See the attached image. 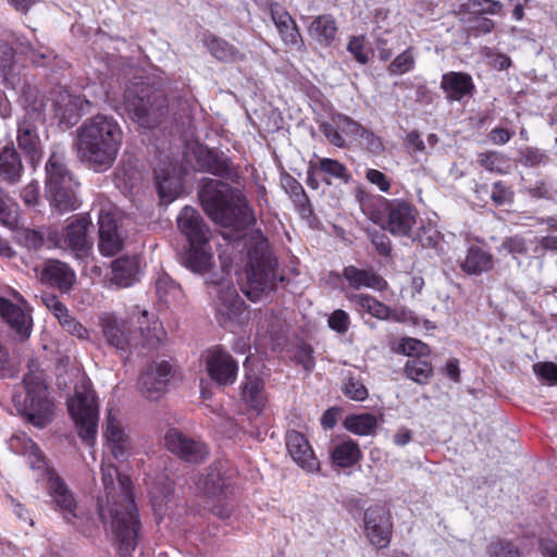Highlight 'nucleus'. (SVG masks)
I'll list each match as a JSON object with an SVG mask.
<instances>
[{
	"mask_svg": "<svg viewBox=\"0 0 557 557\" xmlns=\"http://www.w3.org/2000/svg\"><path fill=\"white\" fill-rule=\"evenodd\" d=\"M60 324L64 327V330L73 336H76L81 339H87L89 336V331L82 325L78 321H76L70 314L65 315Z\"/></svg>",
	"mask_w": 557,
	"mask_h": 557,
	"instance_id": "obj_59",
	"label": "nucleus"
},
{
	"mask_svg": "<svg viewBox=\"0 0 557 557\" xmlns=\"http://www.w3.org/2000/svg\"><path fill=\"white\" fill-rule=\"evenodd\" d=\"M343 425L347 431L359 436L374 435L377 429V419L369 412L349 414L345 418Z\"/></svg>",
	"mask_w": 557,
	"mask_h": 557,
	"instance_id": "obj_42",
	"label": "nucleus"
},
{
	"mask_svg": "<svg viewBox=\"0 0 557 557\" xmlns=\"http://www.w3.org/2000/svg\"><path fill=\"white\" fill-rule=\"evenodd\" d=\"M175 367L169 361H152L143 370L138 379L141 395L149 400L160 399L168 391Z\"/></svg>",
	"mask_w": 557,
	"mask_h": 557,
	"instance_id": "obj_14",
	"label": "nucleus"
},
{
	"mask_svg": "<svg viewBox=\"0 0 557 557\" xmlns=\"http://www.w3.org/2000/svg\"><path fill=\"white\" fill-rule=\"evenodd\" d=\"M442 89L449 100L459 101L466 95L471 94L474 86L470 75L460 72L444 74L441 82Z\"/></svg>",
	"mask_w": 557,
	"mask_h": 557,
	"instance_id": "obj_36",
	"label": "nucleus"
},
{
	"mask_svg": "<svg viewBox=\"0 0 557 557\" xmlns=\"http://www.w3.org/2000/svg\"><path fill=\"white\" fill-rule=\"evenodd\" d=\"M0 317H2L20 342L25 341L32 333L33 319L29 313L10 300L0 297Z\"/></svg>",
	"mask_w": 557,
	"mask_h": 557,
	"instance_id": "obj_28",
	"label": "nucleus"
},
{
	"mask_svg": "<svg viewBox=\"0 0 557 557\" xmlns=\"http://www.w3.org/2000/svg\"><path fill=\"white\" fill-rule=\"evenodd\" d=\"M238 469L226 459L210 465L202 479V490L211 511L218 518L228 519L234 510L238 492Z\"/></svg>",
	"mask_w": 557,
	"mask_h": 557,
	"instance_id": "obj_5",
	"label": "nucleus"
},
{
	"mask_svg": "<svg viewBox=\"0 0 557 557\" xmlns=\"http://www.w3.org/2000/svg\"><path fill=\"white\" fill-rule=\"evenodd\" d=\"M44 99H36L25 106V114L17 125V145L32 163L41 157V141L37 133V123L44 120Z\"/></svg>",
	"mask_w": 557,
	"mask_h": 557,
	"instance_id": "obj_11",
	"label": "nucleus"
},
{
	"mask_svg": "<svg viewBox=\"0 0 557 557\" xmlns=\"http://www.w3.org/2000/svg\"><path fill=\"white\" fill-rule=\"evenodd\" d=\"M285 189L289 193L293 201L299 206L301 209L305 210V208L307 207L308 205V197L302 188V186L300 185L299 182H297L295 178H293L292 176H288L286 180H285V185H284Z\"/></svg>",
	"mask_w": 557,
	"mask_h": 557,
	"instance_id": "obj_53",
	"label": "nucleus"
},
{
	"mask_svg": "<svg viewBox=\"0 0 557 557\" xmlns=\"http://www.w3.org/2000/svg\"><path fill=\"white\" fill-rule=\"evenodd\" d=\"M139 272L138 260L136 257H122L112 263L111 282L117 287L131 286Z\"/></svg>",
	"mask_w": 557,
	"mask_h": 557,
	"instance_id": "obj_40",
	"label": "nucleus"
},
{
	"mask_svg": "<svg viewBox=\"0 0 557 557\" xmlns=\"http://www.w3.org/2000/svg\"><path fill=\"white\" fill-rule=\"evenodd\" d=\"M103 436L113 457L117 460H123L131 447L129 437L125 434L120 422L112 416L111 411L107 416Z\"/></svg>",
	"mask_w": 557,
	"mask_h": 557,
	"instance_id": "obj_30",
	"label": "nucleus"
},
{
	"mask_svg": "<svg viewBox=\"0 0 557 557\" xmlns=\"http://www.w3.org/2000/svg\"><path fill=\"white\" fill-rule=\"evenodd\" d=\"M248 264L246 282L242 292L252 301L261 299L276 288L277 281L284 276L277 272V260L270 249L269 243L259 230L251 231L246 240Z\"/></svg>",
	"mask_w": 557,
	"mask_h": 557,
	"instance_id": "obj_4",
	"label": "nucleus"
},
{
	"mask_svg": "<svg viewBox=\"0 0 557 557\" xmlns=\"http://www.w3.org/2000/svg\"><path fill=\"white\" fill-rule=\"evenodd\" d=\"M467 5L472 13L476 14H496L503 8V4L495 0H469Z\"/></svg>",
	"mask_w": 557,
	"mask_h": 557,
	"instance_id": "obj_54",
	"label": "nucleus"
},
{
	"mask_svg": "<svg viewBox=\"0 0 557 557\" xmlns=\"http://www.w3.org/2000/svg\"><path fill=\"white\" fill-rule=\"evenodd\" d=\"M45 172L46 196L52 209L61 214L76 210L79 207L77 183L65 164L63 151L53 150L50 153Z\"/></svg>",
	"mask_w": 557,
	"mask_h": 557,
	"instance_id": "obj_8",
	"label": "nucleus"
},
{
	"mask_svg": "<svg viewBox=\"0 0 557 557\" xmlns=\"http://www.w3.org/2000/svg\"><path fill=\"white\" fill-rule=\"evenodd\" d=\"M320 131L332 145L339 148L346 145L344 136L341 134L339 128H337V122L334 121V116L331 122L322 123L320 125Z\"/></svg>",
	"mask_w": 557,
	"mask_h": 557,
	"instance_id": "obj_57",
	"label": "nucleus"
},
{
	"mask_svg": "<svg viewBox=\"0 0 557 557\" xmlns=\"http://www.w3.org/2000/svg\"><path fill=\"white\" fill-rule=\"evenodd\" d=\"M327 324L333 331L344 334L348 331L350 318L346 311L336 309L330 314Z\"/></svg>",
	"mask_w": 557,
	"mask_h": 557,
	"instance_id": "obj_56",
	"label": "nucleus"
},
{
	"mask_svg": "<svg viewBox=\"0 0 557 557\" xmlns=\"http://www.w3.org/2000/svg\"><path fill=\"white\" fill-rule=\"evenodd\" d=\"M343 394L355 401H363L368 398L369 392L363 382L355 376H348L343 385Z\"/></svg>",
	"mask_w": 557,
	"mask_h": 557,
	"instance_id": "obj_50",
	"label": "nucleus"
},
{
	"mask_svg": "<svg viewBox=\"0 0 557 557\" xmlns=\"http://www.w3.org/2000/svg\"><path fill=\"white\" fill-rule=\"evenodd\" d=\"M209 377L221 386L233 385L237 379L238 363L225 350H209L206 357Z\"/></svg>",
	"mask_w": 557,
	"mask_h": 557,
	"instance_id": "obj_19",
	"label": "nucleus"
},
{
	"mask_svg": "<svg viewBox=\"0 0 557 557\" xmlns=\"http://www.w3.org/2000/svg\"><path fill=\"white\" fill-rule=\"evenodd\" d=\"M154 175L161 201L164 203H171L183 190L181 175L172 164H169L168 166L157 165L154 168Z\"/></svg>",
	"mask_w": 557,
	"mask_h": 557,
	"instance_id": "obj_29",
	"label": "nucleus"
},
{
	"mask_svg": "<svg viewBox=\"0 0 557 557\" xmlns=\"http://www.w3.org/2000/svg\"><path fill=\"white\" fill-rule=\"evenodd\" d=\"M25 174L21 154L12 146L7 145L0 150V182L8 187L16 186Z\"/></svg>",
	"mask_w": 557,
	"mask_h": 557,
	"instance_id": "obj_27",
	"label": "nucleus"
},
{
	"mask_svg": "<svg viewBox=\"0 0 557 557\" xmlns=\"http://www.w3.org/2000/svg\"><path fill=\"white\" fill-rule=\"evenodd\" d=\"M113 474L117 475V479L120 475H124L123 473H120L114 466L102 468V481L107 493V504H109V502L112 503V496L117 499L120 496V492H115V487L113 485Z\"/></svg>",
	"mask_w": 557,
	"mask_h": 557,
	"instance_id": "obj_58",
	"label": "nucleus"
},
{
	"mask_svg": "<svg viewBox=\"0 0 557 557\" xmlns=\"http://www.w3.org/2000/svg\"><path fill=\"white\" fill-rule=\"evenodd\" d=\"M286 447L293 460L306 472L314 473L320 470V461L307 437L298 432L290 431L286 435Z\"/></svg>",
	"mask_w": 557,
	"mask_h": 557,
	"instance_id": "obj_23",
	"label": "nucleus"
},
{
	"mask_svg": "<svg viewBox=\"0 0 557 557\" xmlns=\"http://www.w3.org/2000/svg\"><path fill=\"white\" fill-rule=\"evenodd\" d=\"M40 281L67 294L76 283V274L66 263L50 259L45 262L40 273Z\"/></svg>",
	"mask_w": 557,
	"mask_h": 557,
	"instance_id": "obj_24",
	"label": "nucleus"
},
{
	"mask_svg": "<svg viewBox=\"0 0 557 557\" xmlns=\"http://www.w3.org/2000/svg\"><path fill=\"white\" fill-rule=\"evenodd\" d=\"M45 306L53 312L59 322L69 314L66 307L53 294H45L41 297Z\"/></svg>",
	"mask_w": 557,
	"mask_h": 557,
	"instance_id": "obj_60",
	"label": "nucleus"
},
{
	"mask_svg": "<svg viewBox=\"0 0 557 557\" xmlns=\"http://www.w3.org/2000/svg\"><path fill=\"white\" fill-rule=\"evenodd\" d=\"M135 310L138 313L137 322L139 327L135 334L133 345L144 348H156L157 346L165 345L166 333L162 324L148 310L140 309L139 306H136Z\"/></svg>",
	"mask_w": 557,
	"mask_h": 557,
	"instance_id": "obj_22",
	"label": "nucleus"
},
{
	"mask_svg": "<svg viewBox=\"0 0 557 557\" xmlns=\"http://www.w3.org/2000/svg\"><path fill=\"white\" fill-rule=\"evenodd\" d=\"M271 17L284 44L294 46L300 41L297 25L287 11L278 4H273L271 7Z\"/></svg>",
	"mask_w": 557,
	"mask_h": 557,
	"instance_id": "obj_38",
	"label": "nucleus"
},
{
	"mask_svg": "<svg viewBox=\"0 0 557 557\" xmlns=\"http://www.w3.org/2000/svg\"><path fill=\"white\" fill-rule=\"evenodd\" d=\"M334 121L337 122V128H339L342 135L359 139L361 132H363L362 125L346 115L337 114L334 116Z\"/></svg>",
	"mask_w": 557,
	"mask_h": 557,
	"instance_id": "obj_51",
	"label": "nucleus"
},
{
	"mask_svg": "<svg viewBox=\"0 0 557 557\" xmlns=\"http://www.w3.org/2000/svg\"><path fill=\"white\" fill-rule=\"evenodd\" d=\"M196 160L199 170L218 176L230 175L232 172L230 160L223 154L199 147L196 150Z\"/></svg>",
	"mask_w": 557,
	"mask_h": 557,
	"instance_id": "obj_35",
	"label": "nucleus"
},
{
	"mask_svg": "<svg viewBox=\"0 0 557 557\" xmlns=\"http://www.w3.org/2000/svg\"><path fill=\"white\" fill-rule=\"evenodd\" d=\"M534 373L549 385H557V364L552 361L537 362L533 366Z\"/></svg>",
	"mask_w": 557,
	"mask_h": 557,
	"instance_id": "obj_55",
	"label": "nucleus"
},
{
	"mask_svg": "<svg viewBox=\"0 0 557 557\" xmlns=\"http://www.w3.org/2000/svg\"><path fill=\"white\" fill-rule=\"evenodd\" d=\"M318 168L322 173L330 177L343 180L345 182H348L350 177L347 168L335 159L320 158Z\"/></svg>",
	"mask_w": 557,
	"mask_h": 557,
	"instance_id": "obj_49",
	"label": "nucleus"
},
{
	"mask_svg": "<svg viewBox=\"0 0 557 557\" xmlns=\"http://www.w3.org/2000/svg\"><path fill=\"white\" fill-rule=\"evenodd\" d=\"M168 450L189 463H199L208 456V449L201 441L188 437L178 429L171 428L164 435Z\"/></svg>",
	"mask_w": 557,
	"mask_h": 557,
	"instance_id": "obj_16",
	"label": "nucleus"
},
{
	"mask_svg": "<svg viewBox=\"0 0 557 557\" xmlns=\"http://www.w3.org/2000/svg\"><path fill=\"white\" fill-rule=\"evenodd\" d=\"M210 295L215 298L216 320L220 325L231 327L244 324L248 320V311L228 280L211 283Z\"/></svg>",
	"mask_w": 557,
	"mask_h": 557,
	"instance_id": "obj_10",
	"label": "nucleus"
},
{
	"mask_svg": "<svg viewBox=\"0 0 557 557\" xmlns=\"http://www.w3.org/2000/svg\"><path fill=\"white\" fill-rule=\"evenodd\" d=\"M336 33V23L334 18L327 14L315 17L309 26L310 36L323 45H329L333 41Z\"/></svg>",
	"mask_w": 557,
	"mask_h": 557,
	"instance_id": "obj_43",
	"label": "nucleus"
},
{
	"mask_svg": "<svg viewBox=\"0 0 557 557\" xmlns=\"http://www.w3.org/2000/svg\"><path fill=\"white\" fill-rule=\"evenodd\" d=\"M122 145L117 122L104 114L86 119L76 129L73 149L77 159L95 172H104L115 162Z\"/></svg>",
	"mask_w": 557,
	"mask_h": 557,
	"instance_id": "obj_1",
	"label": "nucleus"
},
{
	"mask_svg": "<svg viewBox=\"0 0 557 557\" xmlns=\"http://www.w3.org/2000/svg\"><path fill=\"white\" fill-rule=\"evenodd\" d=\"M124 103L133 119L146 128L158 126L169 113L164 94L152 88L143 77H135L126 86Z\"/></svg>",
	"mask_w": 557,
	"mask_h": 557,
	"instance_id": "obj_7",
	"label": "nucleus"
},
{
	"mask_svg": "<svg viewBox=\"0 0 557 557\" xmlns=\"http://www.w3.org/2000/svg\"><path fill=\"white\" fill-rule=\"evenodd\" d=\"M23 386L25 396L18 406L21 416L35 428H46L53 420L55 405L50 397L45 372L35 359L27 362Z\"/></svg>",
	"mask_w": 557,
	"mask_h": 557,
	"instance_id": "obj_6",
	"label": "nucleus"
},
{
	"mask_svg": "<svg viewBox=\"0 0 557 557\" xmlns=\"http://www.w3.org/2000/svg\"><path fill=\"white\" fill-rule=\"evenodd\" d=\"M156 290L159 299L166 305L180 301L182 297L180 286L165 274L158 277L156 282Z\"/></svg>",
	"mask_w": 557,
	"mask_h": 557,
	"instance_id": "obj_45",
	"label": "nucleus"
},
{
	"mask_svg": "<svg viewBox=\"0 0 557 557\" xmlns=\"http://www.w3.org/2000/svg\"><path fill=\"white\" fill-rule=\"evenodd\" d=\"M22 361L20 350H0V377H16Z\"/></svg>",
	"mask_w": 557,
	"mask_h": 557,
	"instance_id": "obj_46",
	"label": "nucleus"
},
{
	"mask_svg": "<svg viewBox=\"0 0 557 557\" xmlns=\"http://www.w3.org/2000/svg\"><path fill=\"white\" fill-rule=\"evenodd\" d=\"M343 276L354 289L370 288L382 292L387 288V282L372 269L347 265L343 270Z\"/></svg>",
	"mask_w": 557,
	"mask_h": 557,
	"instance_id": "obj_31",
	"label": "nucleus"
},
{
	"mask_svg": "<svg viewBox=\"0 0 557 557\" xmlns=\"http://www.w3.org/2000/svg\"><path fill=\"white\" fill-rule=\"evenodd\" d=\"M10 445L16 454H22L27 458L29 467L36 470L44 478L49 471L54 469L48 465L47 458L40 447L26 434L14 435L11 437Z\"/></svg>",
	"mask_w": 557,
	"mask_h": 557,
	"instance_id": "obj_26",
	"label": "nucleus"
},
{
	"mask_svg": "<svg viewBox=\"0 0 557 557\" xmlns=\"http://www.w3.org/2000/svg\"><path fill=\"white\" fill-rule=\"evenodd\" d=\"M99 243L102 256L111 257L120 252L124 245V235L119 222L110 209H101L98 213Z\"/></svg>",
	"mask_w": 557,
	"mask_h": 557,
	"instance_id": "obj_17",
	"label": "nucleus"
},
{
	"mask_svg": "<svg viewBox=\"0 0 557 557\" xmlns=\"http://www.w3.org/2000/svg\"><path fill=\"white\" fill-rule=\"evenodd\" d=\"M67 410L81 440L92 445L98 429L99 404L90 382L75 386L74 395L67 400Z\"/></svg>",
	"mask_w": 557,
	"mask_h": 557,
	"instance_id": "obj_9",
	"label": "nucleus"
},
{
	"mask_svg": "<svg viewBox=\"0 0 557 557\" xmlns=\"http://www.w3.org/2000/svg\"><path fill=\"white\" fill-rule=\"evenodd\" d=\"M348 300L359 308L380 320L400 321L401 314L367 294H352L347 296Z\"/></svg>",
	"mask_w": 557,
	"mask_h": 557,
	"instance_id": "obj_33",
	"label": "nucleus"
},
{
	"mask_svg": "<svg viewBox=\"0 0 557 557\" xmlns=\"http://www.w3.org/2000/svg\"><path fill=\"white\" fill-rule=\"evenodd\" d=\"M462 270L471 275H479L493 268V257L480 247H471L461 263Z\"/></svg>",
	"mask_w": 557,
	"mask_h": 557,
	"instance_id": "obj_41",
	"label": "nucleus"
},
{
	"mask_svg": "<svg viewBox=\"0 0 557 557\" xmlns=\"http://www.w3.org/2000/svg\"><path fill=\"white\" fill-rule=\"evenodd\" d=\"M347 49L359 63L366 64L368 62L369 58L363 48V38L354 37L349 40Z\"/></svg>",
	"mask_w": 557,
	"mask_h": 557,
	"instance_id": "obj_62",
	"label": "nucleus"
},
{
	"mask_svg": "<svg viewBox=\"0 0 557 557\" xmlns=\"http://www.w3.org/2000/svg\"><path fill=\"white\" fill-rule=\"evenodd\" d=\"M416 209L406 201H386L382 210L381 225L395 236L409 237L417 223Z\"/></svg>",
	"mask_w": 557,
	"mask_h": 557,
	"instance_id": "obj_15",
	"label": "nucleus"
},
{
	"mask_svg": "<svg viewBox=\"0 0 557 557\" xmlns=\"http://www.w3.org/2000/svg\"><path fill=\"white\" fill-rule=\"evenodd\" d=\"M416 64L414 49L407 48L398 54L387 66V72L391 75H403L410 72Z\"/></svg>",
	"mask_w": 557,
	"mask_h": 557,
	"instance_id": "obj_48",
	"label": "nucleus"
},
{
	"mask_svg": "<svg viewBox=\"0 0 557 557\" xmlns=\"http://www.w3.org/2000/svg\"><path fill=\"white\" fill-rule=\"evenodd\" d=\"M211 252L207 244L189 245L185 263L195 273H203L211 265Z\"/></svg>",
	"mask_w": 557,
	"mask_h": 557,
	"instance_id": "obj_44",
	"label": "nucleus"
},
{
	"mask_svg": "<svg viewBox=\"0 0 557 557\" xmlns=\"http://www.w3.org/2000/svg\"><path fill=\"white\" fill-rule=\"evenodd\" d=\"M488 557H522V552L511 540L497 537L486 547Z\"/></svg>",
	"mask_w": 557,
	"mask_h": 557,
	"instance_id": "obj_47",
	"label": "nucleus"
},
{
	"mask_svg": "<svg viewBox=\"0 0 557 557\" xmlns=\"http://www.w3.org/2000/svg\"><path fill=\"white\" fill-rule=\"evenodd\" d=\"M255 357L250 355L244 362L245 375L239 386V393L243 401L251 409L261 411L268 401L265 384L262 376L256 373L250 366Z\"/></svg>",
	"mask_w": 557,
	"mask_h": 557,
	"instance_id": "obj_18",
	"label": "nucleus"
},
{
	"mask_svg": "<svg viewBox=\"0 0 557 557\" xmlns=\"http://www.w3.org/2000/svg\"><path fill=\"white\" fill-rule=\"evenodd\" d=\"M119 488V499L112 496V503L106 505L98 500L99 517L103 523H110L120 556L131 557L138 545L143 525L129 475H120Z\"/></svg>",
	"mask_w": 557,
	"mask_h": 557,
	"instance_id": "obj_2",
	"label": "nucleus"
},
{
	"mask_svg": "<svg viewBox=\"0 0 557 557\" xmlns=\"http://www.w3.org/2000/svg\"><path fill=\"white\" fill-rule=\"evenodd\" d=\"M500 251H506L512 256H524L528 253V244L524 237L515 235L505 238L499 248Z\"/></svg>",
	"mask_w": 557,
	"mask_h": 557,
	"instance_id": "obj_52",
	"label": "nucleus"
},
{
	"mask_svg": "<svg viewBox=\"0 0 557 557\" xmlns=\"http://www.w3.org/2000/svg\"><path fill=\"white\" fill-rule=\"evenodd\" d=\"M99 320L108 345L115 348H123L125 345H133V342L125 333L124 323L119 320L116 315L110 312H104L100 315Z\"/></svg>",
	"mask_w": 557,
	"mask_h": 557,
	"instance_id": "obj_34",
	"label": "nucleus"
},
{
	"mask_svg": "<svg viewBox=\"0 0 557 557\" xmlns=\"http://www.w3.org/2000/svg\"><path fill=\"white\" fill-rule=\"evenodd\" d=\"M198 197L208 216L223 227L240 231L256 222L245 196L226 183L203 178Z\"/></svg>",
	"mask_w": 557,
	"mask_h": 557,
	"instance_id": "obj_3",
	"label": "nucleus"
},
{
	"mask_svg": "<svg viewBox=\"0 0 557 557\" xmlns=\"http://www.w3.org/2000/svg\"><path fill=\"white\" fill-rule=\"evenodd\" d=\"M359 139H363V145L371 153L379 154L384 150L382 139L364 127L363 132H361L359 136Z\"/></svg>",
	"mask_w": 557,
	"mask_h": 557,
	"instance_id": "obj_61",
	"label": "nucleus"
},
{
	"mask_svg": "<svg viewBox=\"0 0 557 557\" xmlns=\"http://www.w3.org/2000/svg\"><path fill=\"white\" fill-rule=\"evenodd\" d=\"M330 458L334 466L341 469H347L358 465L362 460L363 454L356 441L346 437L334 444L330 453Z\"/></svg>",
	"mask_w": 557,
	"mask_h": 557,
	"instance_id": "obj_32",
	"label": "nucleus"
},
{
	"mask_svg": "<svg viewBox=\"0 0 557 557\" xmlns=\"http://www.w3.org/2000/svg\"><path fill=\"white\" fill-rule=\"evenodd\" d=\"M205 45L210 53L220 62L236 63L246 60L245 52L222 38L209 36L205 39Z\"/></svg>",
	"mask_w": 557,
	"mask_h": 557,
	"instance_id": "obj_39",
	"label": "nucleus"
},
{
	"mask_svg": "<svg viewBox=\"0 0 557 557\" xmlns=\"http://www.w3.org/2000/svg\"><path fill=\"white\" fill-rule=\"evenodd\" d=\"M90 225L88 216H78L69 223L62 233L49 232L48 242L53 247L71 250L76 258H84L92 248V242L88 237Z\"/></svg>",
	"mask_w": 557,
	"mask_h": 557,
	"instance_id": "obj_12",
	"label": "nucleus"
},
{
	"mask_svg": "<svg viewBox=\"0 0 557 557\" xmlns=\"http://www.w3.org/2000/svg\"><path fill=\"white\" fill-rule=\"evenodd\" d=\"M53 106L59 122L70 127L76 124L83 114L89 113L92 104L85 97L64 90L57 95Z\"/></svg>",
	"mask_w": 557,
	"mask_h": 557,
	"instance_id": "obj_21",
	"label": "nucleus"
},
{
	"mask_svg": "<svg viewBox=\"0 0 557 557\" xmlns=\"http://www.w3.org/2000/svg\"><path fill=\"white\" fill-rule=\"evenodd\" d=\"M44 478L46 479V490L52 499L54 508L63 512L67 522H72L77 517V503L73 492L55 470L49 471Z\"/></svg>",
	"mask_w": 557,
	"mask_h": 557,
	"instance_id": "obj_20",
	"label": "nucleus"
},
{
	"mask_svg": "<svg viewBox=\"0 0 557 557\" xmlns=\"http://www.w3.org/2000/svg\"><path fill=\"white\" fill-rule=\"evenodd\" d=\"M367 180L379 187L381 191H388L391 184L386 175L379 170L370 169L367 172Z\"/></svg>",
	"mask_w": 557,
	"mask_h": 557,
	"instance_id": "obj_64",
	"label": "nucleus"
},
{
	"mask_svg": "<svg viewBox=\"0 0 557 557\" xmlns=\"http://www.w3.org/2000/svg\"><path fill=\"white\" fill-rule=\"evenodd\" d=\"M406 145H407L410 153H425L426 152L425 143L420 138L419 133L416 131L407 134Z\"/></svg>",
	"mask_w": 557,
	"mask_h": 557,
	"instance_id": "obj_63",
	"label": "nucleus"
},
{
	"mask_svg": "<svg viewBox=\"0 0 557 557\" xmlns=\"http://www.w3.org/2000/svg\"><path fill=\"white\" fill-rule=\"evenodd\" d=\"M408 357H411L405 364V373L407 377L414 381L418 384L425 385L430 382L433 376L432 363L426 360L428 355L412 354V350H397Z\"/></svg>",
	"mask_w": 557,
	"mask_h": 557,
	"instance_id": "obj_37",
	"label": "nucleus"
},
{
	"mask_svg": "<svg viewBox=\"0 0 557 557\" xmlns=\"http://www.w3.org/2000/svg\"><path fill=\"white\" fill-rule=\"evenodd\" d=\"M364 534L376 549L387 548L393 536V519L389 509L382 505L369 507L363 516Z\"/></svg>",
	"mask_w": 557,
	"mask_h": 557,
	"instance_id": "obj_13",
	"label": "nucleus"
},
{
	"mask_svg": "<svg viewBox=\"0 0 557 557\" xmlns=\"http://www.w3.org/2000/svg\"><path fill=\"white\" fill-rule=\"evenodd\" d=\"M177 226L189 245L207 244L209 228L201 215L191 207H184L177 216Z\"/></svg>",
	"mask_w": 557,
	"mask_h": 557,
	"instance_id": "obj_25",
	"label": "nucleus"
}]
</instances>
